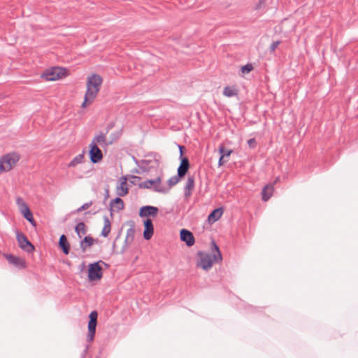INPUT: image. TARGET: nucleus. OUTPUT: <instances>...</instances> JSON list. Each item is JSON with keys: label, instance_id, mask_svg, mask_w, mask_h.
Masks as SVG:
<instances>
[{"label": "nucleus", "instance_id": "27", "mask_svg": "<svg viewBox=\"0 0 358 358\" xmlns=\"http://www.w3.org/2000/svg\"><path fill=\"white\" fill-rule=\"evenodd\" d=\"M223 94L227 97L237 96L238 90L234 87L227 86L224 88Z\"/></svg>", "mask_w": 358, "mask_h": 358}, {"label": "nucleus", "instance_id": "37", "mask_svg": "<svg viewBox=\"0 0 358 358\" xmlns=\"http://www.w3.org/2000/svg\"><path fill=\"white\" fill-rule=\"evenodd\" d=\"M133 242V241H130V238H127V237L125 238V240H124V245L121 250V252L120 253L121 254H123L125 252L126 250H127V245L130 243H131Z\"/></svg>", "mask_w": 358, "mask_h": 358}, {"label": "nucleus", "instance_id": "39", "mask_svg": "<svg viewBox=\"0 0 358 358\" xmlns=\"http://www.w3.org/2000/svg\"><path fill=\"white\" fill-rule=\"evenodd\" d=\"M248 144L250 148H255L257 145V141H256L255 138H252L248 141Z\"/></svg>", "mask_w": 358, "mask_h": 358}, {"label": "nucleus", "instance_id": "15", "mask_svg": "<svg viewBox=\"0 0 358 358\" xmlns=\"http://www.w3.org/2000/svg\"><path fill=\"white\" fill-rule=\"evenodd\" d=\"M8 262L18 268H25V262L21 258L16 257L13 255H5Z\"/></svg>", "mask_w": 358, "mask_h": 358}, {"label": "nucleus", "instance_id": "52", "mask_svg": "<svg viewBox=\"0 0 358 358\" xmlns=\"http://www.w3.org/2000/svg\"><path fill=\"white\" fill-rule=\"evenodd\" d=\"M279 180V178H276V180H275V182H277V180Z\"/></svg>", "mask_w": 358, "mask_h": 358}, {"label": "nucleus", "instance_id": "26", "mask_svg": "<svg viewBox=\"0 0 358 358\" xmlns=\"http://www.w3.org/2000/svg\"><path fill=\"white\" fill-rule=\"evenodd\" d=\"M103 220H104V226L102 229L101 235L103 237H107L110 232L111 223L107 216H104Z\"/></svg>", "mask_w": 358, "mask_h": 358}, {"label": "nucleus", "instance_id": "3", "mask_svg": "<svg viewBox=\"0 0 358 358\" xmlns=\"http://www.w3.org/2000/svg\"><path fill=\"white\" fill-rule=\"evenodd\" d=\"M66 69L60 67H52L46 69L42 74L41 78L45 80L54 81L64 77Z\"/></svg>", "mask_w": 358, "mask_h": 358}, {"label": "nucleus", "instance_id": "38", "mask_svg": "<svg viewBox=\"0 0 358 358\" xmlns=\"http://www.w3.org/2000/svg\"><path fill=\"white\" fill-rule=\"evenodd\" d=\"M280 43V41H273L271 44L270 52H273L276 50V48H278V46L279 45Z\"/></svg>", "mask_w": 358, "mask_h": 358}, {"label": "nucleus", "instance_id": "9", "mask_svg": "<svg viewBox=\"0 0 358 358\" xmlns=\"http://www.w3.org/2000/svg\"><path fill=\"white\" fill-rule=\"evenodd\" d=\"M16 238L19 247L24 251L31 253L34 251V245L28 240L27 237L22 232L17 231Z\"/></svg>", "mask_w": 358, "mask_h": 358}, {"label": "nucleus", "instance_id": "50", "mask_svg": "<svg viewBox=\"0 0 358 358\" xmlns=\"http://www.w3.org/2000/svg\"><path fill=\"white\" fill-rule=\"evenodd\" d=\"M90 213H91V211H87V212L85 213V215L89 214Z\"/></svg>", "mask_w": 358, "mask_h": 358}, {"label": "nucleus", "instance_id": "33", "mask_svg": "<svg viewBox=\"0 0 358 358\" xmlns=\"http://www.w3.org/2000/svg\"><path fill=\"white\" fill-rule=\"evenodd\" d=\"M135 236V229L134 225H131L130 228H129L127 231L126 237L127 238H130V241H134Z\"/></svg>", "mask_w": 358, "mask_h": 358}, {"label": "nucleus", "instance_id": "11", "mask_svg": "<svg viewBox=\"0 0 358 358\" xmlns=\"http://www.w3.org/2000/svg\"><path fill=\"white\" fill-rule=\"evenodd\" d=\"M180 240L185 242L188 247L192 246L195 243V239L193 234L186 229H182L180 232Z\"/></svg>", "mask_w": 358, "mask_h": 358}, {"label": "nucleus", "instance_id": "42", "mask_svg": "<svg viewBox=\"0 0 358 358\" xmlns=\"http://www.w3.org/2000/svg\"><path fill=\"white\" fill-rule=\"evenodd\" d=\"M227 161H228L227 159L224 158L223 157H220L219 159L218 164H219V166H222L224 163H226Z\"/></svg>", "mask_w": 358, "mask_h": 358}, {"label": "nucleus", "instance_id": "29", "mask_svg": "<svg viewBox=\"0 0 358 358\" xmlns=\"http://www.w3.org/2000/svg\"><path fill=\"white\" fill-rule=\"evenodd\" d=\"M116 192L119 196H124L128 194V188L127 185H122L120 182V185L117 187Z\"/></svg>", "mask_w": 358, "mask_h": 358}, {"label": "nucleus", "instance_id": "12", "mask_svg": "<svg viewBox=\"0 0 358 358\" xmlns=\"http://www.w3.org/2000/svg\"><path fill=\"white\" fill-rule=\"evenodd\" d=\"M144 231L143 238L145 240H150L154 234V226L151 219L147 218L143 222Z\"/></svg>", "mask_w": 358, "mask_h": 358}, {"label": "nucleus", "instance_id": "8", "mask_svg": "<svg viewBox=\"0 0 358 358\" xmlns=\"http://www.w3.org/2000/svg\"><path fill=\"white\" fill-rule=\"evenodd\" d=\"M97 317L98 313L96 310L92 311L89 315L90 320L88 322V334L87 336L88 342H92L94 340L97 325Z\"/></svg>", "mask_w": 358, "mask_h": 358}, {"label": "nucleus", "instance_id": "30", "mask_svg": "<svg viewBox=\"0 0 358 358\" xmlns=\"http://www.w3.org/2000/svg\"><path fill=\"white\" fill-rule=\"evenodd\" d=\"M182 179L181 177H180L178 174L176 176H172L168 180V185L169 187H167L169 189L176 185L177 183L179 182V181Z\"/></svg>", "mask_w": 358, "mask_h": 358}, {"label": "nucleus", "instance_id": "19", "mask_svg": "<svg viewBox=\"0 0 358 358\" xmlns=\"http://www.w3.org/2000/svg\"><path fill=\"white\" fill-rule=\"evenodd\" d=\"M75 221L76 222H77V224L75 227V231L78 236V237L80 238H82L83 236L87 234V227L80 219H76Z\"/></svg>", "mask_w": 358, "mask_h": 358}, {"label": "nucleus", "instance_id": "32", "mask_svg": "<svg viewBox=\"0 0 358 358\" xmlns=\"http://www.w3.org/2000/svg\"><path fill=\"white\" fill-rule=\"evenodd\" d=\"M95 98L96 97L92 96L90 94L85 93L84 101L83 102L81 106L83 108H85L87 106V105L92 103Z\"/></svg>", "mask_w": 358, "mask_h": 358}, {"label": "nucleus", "instance_id": "5", "mask_svg": "<svg viewBox=\"0 0 358 358\" xmlns=\"http://www.w3.org/2000/svg\"><path fill=\"white\" fill-rule=\"evenodd\" d=\"M20 159V157L17 154L13 152L8 153L3 156L0 159V162L3 165V169L5 171H10L17 163Z\"/></svg>", "mask_w": 358, "mask_h": 358}, {"label": "nucleus", "instance_id": "44", "mask_svg": "<svg viewBox=\"0 0 358 358\" xmlns=\"http://www.w3.org/2000/svg\"><path fill=\"white\" fill-rule=\"evenodd\" d=\"M127 178L125 176H122L120 178V182L122 183V185H127Z\"/></svg>", "mask_w": 358, "mask_h": 358}, {"label": "nucleus", "instance_id": "6", "mask_svg": "<svg viewBox=\"0 0 358 358\" xmlns=\"http://www.w3.org/2000/svg\"><path fill=\"white\" fill-rule=\"evenodd\" d=\"M199 259L196 263V266L198 267L202 268L203 270L208 271L209 270L213 264V258L210 254L206 253L202 251H199L196 253Z\"/></svg>", "mask_w": 358, "mask_h": 358}, {"label": "nucleus", "instance_id": "17", "mask_svg": "<svg viewBox=\"0 0 358 358\" xmlns=\"http://www.w3.org/2000/svg\"><path fill=\"white\" fill-rule=\"evenodd\" d=\"M91 143H94L95 145L99 144L103 148H107L110 145V144H108V141L106 139V133L103 132L95 136Z\"/></svg>", "mask_w": 358, "mask_h": 358}, {"label": "nucleus", "instance_id": "2", "mask_svg": "<svg viewBox=\"0 0 358 358\" xmlns=\"http://www.w3.org/2000/svg\"><path fill=\"white\" fill-rule=\"evenodd\" d=\"M140 188L153 189L155 192L166 194L169 192L166 187L161 185V178L158 177L155 180H148L138 185Z\"/></svg>", "mask_w": 358, "mask_h": 358}, {"label": "nucleus", "instance_id": "47", "mask_svg": "<svg viewBox=\"0 0 358 358\" xmlns=\"http://www.w3.org/2000/svg\"><path fill=\"white\" fill-rule=\"evenodd\" d=\"M3 165H2V164L0 162V173H1L2 172H6L4 169H3Z\"/></svg>", "mask_w": 358, "mask_h": 358}, {"label": "nucleus", "instance_id": "10", "mask_svg": "<svg viewBox=\"0 0 358 358\" xmlns=\"http://www.w3.org/2000/svg\"><path fill=\"white\" fill-rule=\"evenodd\" d=\"M89 155L90 161L94 164L99 163L103 159L101 150L97 145H95L94 143H91L90 144Z\"/></svg>", "mask_w": 358, "mask_h": 358}, {"label": "nucleus", "instance_id": "1", "mask_svg": "<svg viewBox=\"0 0 358 358\" xmlns=\"http://www.w3.org/2000/svg\"><path fill=\"white\" fill-rule=\"evenodd\" d=\"M103 79L101 76L94 73L91 76L87 78V91L85 93L90 94L92 96L96 97L101 84Z\"/></svg>", "mask_w": 358, "mask_h": 358}, {"label": "nucleus", "instance_id": "51", "mask_svg": "<svg viewBox=\"0 0 358 358\" xmlns=\"http://www.w3.org/2000/svg\"><path fill=\"white\" fill-rule=\"evenodd\" d=\"M99 210H95L92 214H96Z\"/></svg>", "mask_w": 358, "mask_h": 358}, {"label": "nucleus", "instance_id": "20", "mask_svg": "<svg viewBox=\"0 0 358 358\" xmlns=\"http://www.w3.org/2000/svg\"><path fill=\"white\" fill-rule=\"evenodd\" d=\"M59 245L65 255H68L70 251V245L65 235L62 234L59 240Z\"/></svg>", "mask_w": 358, "mask_h": 358}, {"label": "nucleus", "instance_id": "28", "mask_svg": "<svg viewBox=\"0 0 358 358\" xmlns=\"http://www.w3.org/2000/svg\"><path fill=\"white\" fill-rule=\"evenodd\" d=\"M84 159V152L83 153L78 155L75 157L71 162L69 164V167H74L76 165L81 164Z\"/></svg>", "mask_w": 358, "mask_h": 358}, {"label": "nucleus", "instance_id": "25", "mask_svg": "<svg viewBox=\"0 0 358 358\" xmlns=\"http://www.w3.org/2000/svg\"><path fill=\"white\" fill-rule=\"evenodd\" d=\"M273 190V185H266L263 188L262 192V200L264 201H268L272 196Z\"/></svg>", "mask_w": 358, "mask_h": 358}, {"label": "nucleus", "instance_id": "49", "mask_svg": "<svg viewBox=\"0 0 358 358\" xmlns=\"http://www.w3.org/2000/svg\"><path fill=\"white\" fill-rule=\"evenodd\" d=\"M84 267H85V264H84V263H83V264H82V266H81V270H83V269L84 268Z\"/></svg>", "mask_w": 358, "mask_h": 358}, {"label": "nucleus", "instance_id": "43", "mask_svg": "<svg viewBox=\"0 0 358 358\" xmlns=\"http://www.w3.org/2000/svg\"><path fill=\"white\" fill-rule=\"evenodd\" d=\"M88 350H89V345H86L85 347V349L81 355V358H85L86 357V355L88 352Z\"/></svg>", "mask_w": 358, "mask_h": 358}, {"label": "nucleus", "instance_id": "36", "mask_svg": "<svg viewBox=\"0 0 358 358\" xmlns=\"http://www.w3.org/2000/svg\"><path fill=\"white\" fill-rule=\"evenodd\" d=\"M252 69V65L251 64H247L241 67V72L245 74L250 73Z\"/></svg>", "mask_w": 358, "mask_h": 358}, {"label": "nucleus", "instance_id": "16", "mask_svg": "<svg viewBox=\"0 0 358 358\" xmlns=\"http://www.w3.org/2000/svg\"><path fill=\"white\" fill-rule=\"evenodd\" d=\"M95 243H98V239H95L90 236H85L80 243V246L83 252H85L87 248L92 246Z\"/></svg>", "mask_w": 358, "mask_h": 358}, {"label": "nucleus", "instance_id": "41", "mask_svg": "<svg viewBox=\"0 0 358 358\" xmlns=\"http://www.w3.org/2000/svg\"><path fill=\"white\" fill-rule=\"evenodd\" d=\"M114 127V124L113 122L109 123L106 127V134L111 130Z\"/></svg>", "mask_w": 358, "mask_h": 358}, {"label": "nucleus", "instance_id": "24", "mask_svg": "<svg viewBox=\"0 0 358 358\" xmlns=\"http://www.w3.org/2000/svg\"><path fill=\"white\" fill-rule=\"evenodd\" d=\"M212 252H214L213 257L215 262H219L222 260V257L219 247L215 241H212Z\"/></svg>", "mask_w": 358, "mask_h": 358}, {"label": "nucleus", "instance_id": "48", "mask_svg": "<svg viewBox=\"0 0 358 358\" xmlns=\"http://www.w3.org/2000/svg\"><path fill=\"white\" fill-rule=\"evenodd\" d=\"M135 179H138V180H140L141 178L140 177H138V176H132Z\"/></svg>", "mask_w": 358, "mask_h": 358}, {"label": "nucleus", "instance_id": "13", "mask_svg": "<svg viewBox=\"0 0 358 358\" xmlns=\"http://www.w3.org/2000/svg\"><path fill=\"white\" fill-rule=\"evenodd\" d=\"M159 211L158 208L152 206H142L139 210V216L141 217L157 215Z\"/></svg>", "mask_w": 358, "mask_h": 358}, {"label": "nucleus", "instance_id": "31", "mask_svg": "<svg viewBox=\"0 0 358 358\" xmlns=\"http://www.w3.org/2000/svg\"><path fill=\"white\" fill-rule=\"evenodd\" d=\"M219 152L221 155L220 157H223L224 158H227L232 153L233 150L230 149H226L223 145L220 146L219 148Z\"/></svg>", "mask_w": 358, "mask_h": 358}, {"label": "nucleus", "instance_id": "23", "mask_svg": "<svg viewBox=\"0 0 358 358\" xmlns=\"http://www.w3.org/2000/svg\"><path fill=\"white\" fill-rule=\"evenodd\" d=\"M212 252H214L213 257L215 262H219L222 260V257L219 247L215 241H212Z\"/></svg>", "mask_w": 358, "mask_h": 358}, {"label": "nucleus", "instance_id": "22", "mask_svg": "<svg viewBox=\"0 0 358 358\" xmlns=\"http://www.w3.org/2000/svg\"><path fill=\"white\" fill-rule=\"evenodd\" d=\"M223 210L222 208L214 209L208 215V220L210 222L217 221L222 216Z\"/></svg>", "mask_w": 358, "mask_h": 358}, {"label": "nucleus", "instance_id": "46", "mask_svg": "<svg viewBox=\"0 0 358 358\" xmlns=\"http://www.w3.org/2000/svg\"><path fill=\"white\" fill-rule=\"evenodd\" d=\"M105 192H106V194H105L104 201H106L108 199V196H109V190H108V189H106Z\"/></svg>", "mask_w": 358, "mask_h": 358}, {"label": "nucleus", "instance_id": "14", "mask_svg": "<svg viewBox=\"0 0 358 358\" xmlns=\"http://www.w3.org/2000/svg\"><path fill=\"white\" fill-rule=\"evenodd\" d=\"M189 169V162L187 157H181L180 166L177 170V174L182 178L186 175Z\"/></svg>", "mask_w": 358, "mask_h": 358}, {"label": "nucleus", "instance_id": "4", "mask_svg": "<svg viewBox=\"0 0 358 358\" xmlns=\"http://www.w3.org/2000/svg\"><path fill=\"white\" fill-rule=\"evenodd\" d=\"M100 263L104 264L102 261L90 264L88 266V280L90 282L101 279L103 276V268Z\"/></svg>", "mask_w": 358, "mask_h": 358}, {"label": "nucleus", "instance_id": "7", "mask_svg": "<svg viewBox=\"0 0 358 358\" xmlns=\"http://www.w3.org/2000/svg\"><path fill=\"white\" fill-rule=\"evenodd\" d=\"M16 203L18 206L21 213L23 215V217L29 221L31 225L36 226V222L34 219L33 214L24 200L21 197H17L16 199Z\"/></svg>", "mask_w": 358, "mask_h": 358}, {"label": "nucleus", "instance_id": "35", "mask_svg": "<svg viewBox=\"0 0 358 358\" xmlns=\"http://www.w3.org/2000/svg\"><path fill=\"white\" fill-rule=\"evenodd\" d=\"M121 132L117 131L115 133H113L110 134V139L108 141V144H113L115 141H116L120 136Z\"/></svg>", "mask_w": 358, "mask_h": 358}, {"label": "nucleus", "instance_id": "45", "mask_svg": "<svg viewBox=\"0 0 358 358\" xmlns=\"http://www.w3.org/2000/svg\"><path fill=\"white\" fill-rule=\"evenodd\" d=\"M184 149V146H182V145H179V150H180V159H181V157H183L182 155H183V151L182 150Z\"/></svg>", "mask_w": 358, "mask_h": 358}, {"label": "nucleus", "instance_id": "21", "mask_svg": "<svg viewBox=\"0 0 358 358\" xmlns=\"http://www.w3.org/2000/svg\"><path fill=\"white\" fill-rule=\"evenodd\" d=\"M115 207L117 208V210H122L124 208V201L120 197H117L114 199H113L110 203V215H113V207Z\"/></svg>", "mask_w": 358, "mask_h": 358}, {"label": "nucleus", "instance_id": "18", "mask_svg": "<svg viewBox=\"0 0 358 358\" xmlns=\"http://www.w3.org/2000/svg\"><path fill=\"white\" fill-rule=\"evenodd\" d=\"M194 188V176H189L184 187V196L188 199L192 195V191Z\"/></svg>", "mask_w": 358, "mask_h": 358}, {"label": "nucleus", "instance_id": "34", "mask_svg": "<svg viewBox=\"0 0 358 358\" xmlns=\"http://www.w3.org/2000/svg\"><path fill=\"white\" fill-rule=\"evenodd\" d=\"M93 204V201H90V202L85 203L80 208H78L74 213H80L83 210L88 209Z\"/></svg>", "mask_w": 358, "mask_h": 358}, {"label": "nucleus", "instance_id": "40", "mask_svg": "<svg viewBox=\"0 0 358 358\" xmlns=\"http://www.w3.org/2000/svg\"><path fill=\"white\" fill-rule=\"evenodd\" d=\"M265 6V1L264 0H259V3L255 6V10H259L262 8V6Z\"/></svg>", "mask_w": 358, "mask_h": 358}]
</instances>
